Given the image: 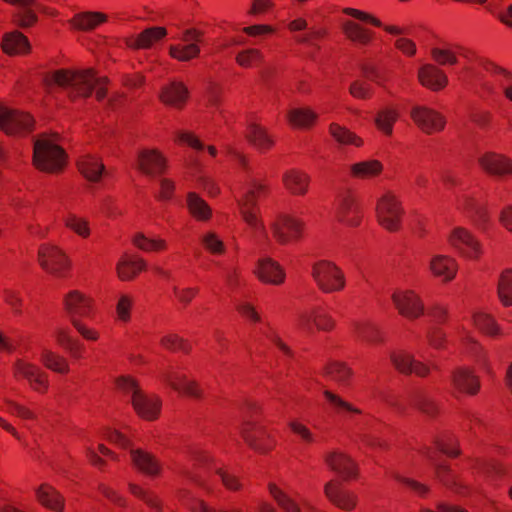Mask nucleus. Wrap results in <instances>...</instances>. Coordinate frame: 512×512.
I'll return each mask as SVG.
<instances>
[{
	"label": "nucleus",
	"instance_id": "obj_63",
	"mask_svg": "<svg viewBox=\"0 0 512 512\" xmlns=\"http://www.w3.org/2000/svg\"><path fill=\"white\" fill-rule=\"evenodd\" d=\"M290 431L298 437L301 443L305 445H312L316 442L315 435L310 428L299 419H291L287 423Z\"/></svg>",
	"mask_w": 512,
	"mask_h": 512
},
{
	"label": "nucleus",
	"instance_id": "obj_8",
	"mask_svg": "<svg viewBox=\"0 0 512 512\" xmlns=\"http://www.w3.org/2000/svg\"><path fill=\"white\" fill-rule=\"evenodd\" d=\"M37 262L45 273L56 278L66 277L72 268L68 254L60 246L51 243L39 246Z\"/></svg>",
	"mask_w": 512,
	"mask_h": 512
},
{
	"label": "nucleus",
	"instance_id": "obj_5",
	"mask_svg": "<svg viewBox=\"0 0 512 512\" xmlns=\"http://www.w3.org/2000/svg\"><path fill=\"white\" fill-rule=\"evenodd\" d=\"M376 219L386 231L397 233L402 229L405 209L393 191H385L376 201Z\"/></svg>",
	"mask_w": 512,
	"mask_h": 512
},
{
	"label": "nucleus",
	"instance_id": "obj_58",
	"mask_svg": "<svg viewBox=\"0 0 512 512\" xmlns=\"http://www.w3.org/2000/svg\"><path fill=\"white\" fill-rule=\"evenodd\" d=\"M394 369L402 375L410 376L414 355L405 350H394L389 355Z\"/></svg>",
	"mask_w": 512,
	"mask_h": 512
},
{
	"label": "nucleus",
	"instance_id": "obj_51",
	"mask_svg": "<svg viewBox=\"0 0 512 512\" xmlns=\"http://www.w3.org/2000/svg\"><path fill=\"white\" fill-rule=\"evenodd\" d=\"M344 35L352 42L360 45H368L373 39V32L359 25L358 23L347 20L342 25Z\"/></svg>",
	"mask_w": 512,
	"mask_h": 512
},
{
	"label": "nucleus",
	"instance_id": "obj_24",
	"mask_svg": "<svg viewBox=\"0 0 512 512\" xmlns=\"http://www.w3.org/2000/svg\"><path fill=\"white\" fill-rule=\"evenodd\" d=\"M36 502L52 512H65L66 499L52 484L43 482L34 488Z\"/></svg>",
	"mask_w": 512,
	"mask_h": 512
},
{
	"label": "nucleus",
	"instance_id": "obj_23",
	"mask_svg": "<svg viewBox=\"0 0 512 512\" xmlns=\"http://www.w3.org/2000/svg\"><path fill=\"white\" fill-rule=\"evenodd\" d=\"M135 413L145 421H156L161 414L162 399L156 394H148L143 390L132 398Z\"/></svg>",
	"mask_w": 512,
	"mask_h": 512
},
{
	"label": "nucleus",
	"instance_id": "obj_12",
	"mask_svg": "<svg viewBox=\"0 0 512 512\" xmlns=\"http://www.w3.org/2000/svg\"><path fill=\"white\" fill-rule=\"evenodd\" d=\"M364 216L358 195L352 190L339 194L336 201L335 219L349 228L359 227Z\"/></svg>",
	"mask_w": 512,
	"mask_h": 512
},
{
	"label": "nucleus",
	"instance_id": "obj_30",
	"mask_svg": "<svg viewBox=\"0 0 512 512\" xmlns=\"http://www.w3.org/2000/svg\"><path fill=\"white\" fill-rule=\"evenodd\" d=\"M245 138L260 153H267L275 146L274 136L266 127L256 122L247 125Z\"/></svg>",
	"mask_w": 512,
	"mask_h": 512
},
{
	"label": "nucleus",
	"instance_id": "obj_41",
	"mask_svg": "<svg viewBox=\"0 0 512 512\" xmlns=\"http://www.w3.org/2000/svg\"><path fill=\"white\" fill-rule=\"evenodd\" d=\"M473 324L481 334L489 338L498 339L504 336V332L496 319L488 313H475L473 315Z\"/></svg>",
	"mask_w": 512,
	"mask_h": 512
},
{
	"label": "nucleus",
	"instance_id": "obj_40",
	"mask_svg": "<svg viewBox=\"0 0 512 512\" xmlns=\"http://www.w3.org/2000/svg\"><path fill=\"white\" fill-rule=\"evenodd\" d=\"M186 207L195 220L207 222L212 217V209L208 203L196 192H188L186 195Z\"/></svg>",
	"mask_w": 512,
	"mask_h": 512
},
{
	"label": "nucleus",
	"instance_id": "obj_37",
	"mask_svg": "<svg viewBox=\"0 0 512 512\" xmlns=\"http://www.w3.org/2000/svg\"><path fill=\"white\" fill-rule=\"evenodd\" d=\"M128 491L132 496L141 500L153 512H164V502L153 490L147 489L137 483H128Z\"/></svg>",
	"mask_w": 512,
	"mask_h": 512
},
{
	"label": "nucleus",
	"instance_id": "obj_50",
	"mask_svg": "<svg viewBox=\"0 0 512 512\" xmlns=\"http://www.w3.org/2000/svg\"><path fill=\"white\" fill-rule=\"evenodd\" d=\"M342 12L348 16H351L355 19H358L362 22H366V23H370L371 25L375 26V27H383L384 30L391 34V35H402L405 33V30L399 26H396V25H384L382 24V22L374 17L373 15L367 13V12H364V11H361V10H358V9H355V8H344L342 10Z\"/></svg>",
	"mask_w": 512,
	"mask_h": 512
},
{
	"label": "nucleus",
	"instance_id": "obj_42",
	"mask_svg": "<svg viewBox=\"0 0 512 512\" xmlns=\"http://www.w3.org/2000/svg\"><path fill=\"white\" fill-rule=\"evenodd\" d=\"M323 396L332 412L340 416L361 415L362 410L346 401L339 394L324 390Z\"/></svg>",
	"mask_w": 512,
	"mask_h": 512
},
{
	"label": "nucleus",
	"instance_id": "obj_59",
	"mask_svg": "<svg viewBox=\"0 0 512 512\" xmlns=\"http://www.w3.org/2000/svg\"><path fill=\"white\" fill-rule=\"evenodd\" d=\"M264 61V55L260 49L247 48L239 51L235 56L237 65L244 69H249L261 65Z\"/></svg>",
	"mask_w": 512,
	"mask_h": 512
},
{
	"label": "nucleus",
	"instance_id": "obj_4",
	"mask_svg": "<svg viewBox=\"0 0 512 512\" xmlns=\"http://www.w3.org/2000/svg\"><path fill=\"white\" fill-rule=\"evenodd\" d=\"M158 378L165 387L179 395L194 400L204 398V389L200 382L192 377L187 368L182 365L167 366L159 372Z\"/></svg>",
	"mask_w": 512,
	"mask_h": 512
},
{
	"label": "nucleus",
	"instance_id": "obj_62",
	"mask_svg": "<svg viewBox=\"0 0 512 512\" xmlns=\"http://www.w3.org/2000/svg\"><path fill=\"white\" fill-rule=\"evenodd\" d=\"M215 474L220 478L223 487L230 492H240L244 488L241 478L234 472L219 467L215 470Z\"/></svg>",
	"mask_w": 512,
	"mask_h": 512
},
{
	"label": "nucleus",
	"instance_id": "obj_57",
	"mask_svg": "<svg viewBox=\"0 0 512 512\" xmlns=\"http://www.w3.org/2000/svg\"><path fill=\"white\" fill-rule=\"evenodd\" d=\"M497 294L505 307L512 306V268H506L500 273Z\"/></svg>",
	"mask_w": 512,
	"mask_h": 512
},
{
	"label": "nucleus",
	"instance_id": "obj_9",
	"mask_svg": "<svg viewBox=\"0 0 512 512\" xmlns=\"http://www.w3.org/2000/svg\"><path fill=\"white\" fill-rule=\"evenodd\" d=\"M296 325L300 331L307 334H330L337 329V320L326 308L317 305L299 312Z\"/></svg>",
	"mask_w": 512,
	"mask_h": 512
},
{
	"label": "nucleus",
	"instance_id": "obj_14",
	"mask_svg": "<svg viewBox=\"0 0 512 512\" xmlns=\"http://www.w3.org/2000/svg\"><path fill=\"white\" fill-rule=\"evenodd\" d=\"M447 243L460 256L477 261L483 255V247L477 237L465 227H454L447 236Z\"/></svg>",
	"mask_w": 512,
	"mask_h": 512
},
{
	"label": "nucleus",
	"instance_id": "obj_46",
	"mask_svg": "<svg viewBox=\"0 0 512 512\" xmlns=\"http://www.w3.org/2000/svg\"><path fill=\"white\" fill-rule=\"evenodd\" d=\"M77 166L79 172L91 182H98L105 169L101 160L91 155L81 156L77 161Z\"/></svg>",
	"mask_w": 512,
	"mask_h": 512
},
{
	"label": "nucleus",
	"instance_id": "obj_19",
	"mask_svg": "<svg viewBox=\"0 0 512 512\" xmlns=\"http://www.w3.org/2000/svg\"><path fill=\"white\" fill-rule=\"evenodd\" d=\"M137 169L149 177L161 176L168 170V160L159 149L144 148L138 152Z\"/></svg>",
	"mask_w": 512,
	"mask_h": 512
},
{
	"label": "nucleus",
	"instance_id": "obj_34",
	"mask_svg": "<svg viewBox=\"0 0 512 512\" xmlns=\"http://www.w3.org/2000/svg\"><path fill=\"white\" fill-rule=\"evenodd\" d=\"M147 269L146 261L138 256L124 254L116 266L117 276L121 281H132Z\"/></svg>",
	"mask_w": 512,
	"mask_h": 512
},
{
	"label": "nucleus",
	"instance_id": "obj_1",
	"mask_svg": "<svg viewBox=\"0 0 512 512\" xmlns=\"http://www.w3.org/2000/svg\"><path fill=\"white\" fill-rule=\"evenodd\" d=\"M45 82L49 87L58 86L69 91L73 99L77 97L87 98L93 90L96 91V99L103 100L107 95V77H98L93 69L74 71L58 69L48 73Z\"/></svg>",
	"mask_w": 512,
	"mask_h": 512
},
{
	"label": "nucleus",
	"instance_id": "obj_52",
	"mask_svg": "<svg viewBox=\"0 0 512 512\" xmlns=\"http://www.w3.org/2000/svg\"><path fill=\"white\" fill-rule=\"evenodd\" d=\"M160 346L169 352H181L189 355L192 352V344L188 339L183 338L177 333H167L159 340Z\"/></svg>",
	"mask_w": 512,
	"mask_h": 512
},
{
	"label": "nucleus",
	"instance_id": "obj_3",
	"mask_svg": "<svg viewBox=\"0 0 512 512\" xmlns=\"http://www.w3.org/2000/svg\"><path fill=\"white\" fill-rule=\"evenodd\" d=\"M57 136H40L34 143L33 163L47 173H59L66 165V153L57 144Z\"/></svg>",
	"mask_w": 512,
	"mask_h": 512
},
{
	"label": "nucleus",
	"instance_id": "obj_20",
	"mask_svg": "<svg viewBox=\"0 0 512 512\" xmlns=\"http://www.w3.org/2000/svg\"><path fill=\"white\" fill-rule=\"evenodd\" d=\"M324 495L332 505L347 512L353 511L359 502L358 495L342 487L337 479H331L324 485Z\"/></svg>",
	"mask_w": 512,
	"mask_h": 512
},
{
	"label": "nucleus",
	"instance_id": "obj_29",
	"mask_svg": "<svg viewBox=\"0 0 512 512\" xmlns=\"http://www.w3.org/2000/svg\"><path fill=\"white\" fill-rule=\"evenodd\" d=\"M353 332L358 340L372 346H382L387 342L386 333L371 321H355Z\"/></svg>",
	"mask_w": 512,
	"mask_h": 512
},
{
	"label": "nucleus",
	"instance_id": "obj_44",
	"mask_svg": "<svg viewBox=\"0 0 512 512\" xmlns=\"http://www.w3.org/2000/svg\"><path fill=\"white\" fill-rule=\"evenodd\" d=\"M40 361L45 368L60 375H67L71 371L68 359L51 349L41 351Z\"/></svg>",
	"mask_w": 512,
	"mask_h": 512
},
{
	"label": "nucleus",
	"instance_id": "obj_31",
	"mask_svg": "<svg viewBox=\"0 0 512 512\" xmlns=\"http://www.w3.org/2000/svg\"><path fill=\"white\" fill-rule=\"evenodd\" d=\"M188 98V88L180 81H172L163 86L159 95V99L164 105L179 110L186 105Z\"/></svg>",
	"mask_w": 512,
	"mask_h": 512
},
{
	"label": "nucleus",
	"instance_id": "obj_27",
	"mask_svg": "<svg viewBox=\"0 0 512 512\" xmlns=\"http://www.w3.org/2000/svg\"><path fill=\"white\" fill-rule=\"evenodd\" d=\"M453 393L474 396L480 391V380L474 372L467 368L455 369L450 377Z\"/></svg>",
	"mask_w": 512,
	"mask_h": 512
},
{
	"label": "nucleus",
	"instance_id": "obj_33",
	"mask_svg": "<svg viewBox=\"0 0 512 512\" xmlns=\"http://www.w3.org/2000/svg\"><path fill=\"white\" fill-rule=\"evenodd\" d=\"M130 457L134 467L149 477H158L162 465L155 455L143 449H131Z\"/></svg>",
	"mask_w": 512,
	"mask_h": 512
},
{
	"label": "nucleus",
	"instance_id": "obj_13",
	"mask_svg": "<svg viewBox=\"0 0 512 512\" xmlns=\"http://www.w3.org/2000/svg\"><path fill=\"white\" fill-rule=\"evenodd\" d=\"M397 313L408 321H415L426 314L424 300L413 289H397L391 295Z\"/></svg>",
	"mask_w": 512,
	"mask_h": 512
},
{
	"label": "nucleus",
	"instance_id": "obj_11",
	"mask_svg": "<svg viewBox=\"0 0 512 512\" xmlns=\"http://www.w3.org/2000/svg\"><path fill=\"white\" fill-rule=\"evenodd\" d=\"M480 171L489 178L498 181L512 179V157L505 153L487 150L477 157Z\"/></svg>",
	"mask_w": 512,
	"mask_h": 512
},
{
	"label": "nucleus",
	"instance_id": "obj_18",
	"mask_svg": "<svg viewBox=\"0 0 512 512\" xmlns=\"http://www.w3.org/2000/svg\"><path fill=\"white\" fill-rule=\"evenodd\" d=\"M326 466L337 474L343 481L349 482L358 479L359 466L347 453L342 451L328 452L324 457Z\"/></svg>",
	"mask_w": 512,
	"mask_h": 512
},
{
	"label": "nucleus",
	"instance_id": "obj_60",
	"mask_svg": "<svg viewBox=\"0 0 512 512\" xmlns=\"http://www.w3.org/2000/svg\"><path fill=\"white\" fill-rule=\"evenodd\" d=\"M200 243L204 250L212 256H222L226 253V245L220 236L213 232L208 231L200 238Z\"/></svg>",
	"mask_w": 512,
	"mask_h": 512
},
{
	"label": "nucleus",
	"instance_id": "obj_39",
	"mask_svg": "<svg viewBox=\"0 0 512 512\" xmlns=\"http://www.w3.org/2000/svg\"><path fill=\"white\" fill-rule=\"evenodd\" d=\"M383 164L376 159L361 161L349 167V174L358 180H369L380 176L383 172Z\"/></svg>",
	"mask_w": 512,
	"mask_h": 512
},
{
	"label": "nucleus",
	"instance_id": "obj_49",
	"mask_svg": "<svg viewBox=\"0 0 512 512\" xmlns=\"http://www.w3.org/2000/svg\"><path fill=\"white\" fill-rule=\"evenodd\" d=\"M242 220L255 232L266 234V228L262 220L258 206L237 202Z\"/></svg>",
	"mask_w": 512,
	"mask_h": 512
},
{
	"label": "nucleus",
	"instance_id": "obj_47",
	"mask_svg": "<svg viewBox=\"0 0 512 512\" xmlns=\"http://www.w3.org/2000/svg\"><path fill=\"white\" fill-rule=\"evenodd\" d=\"M324 372L340 385H350L354 376L353 369L343 361H330L324 367Z\"/></svg>",
	"mask_w": 512,
	"mask_h": 512
},
{
	"label": "nucleus",
	"instance_id": "obj_25",
	"mask_svg": "<svg viewBox=\"0 0 512 512\" xmlns=\"http://www.w3.org/2000/svg\"><path fill=\"white\" fill-rule=\"evenodd\" d=\"M459 265L457 260L445 254L433 255L428 263V270L430 274L440 279L443 283H449L455 279L458 273Z\"/></svg>",
	"mask_w": 512,
	"mask_h": 512
},
{
	"label": "nucleus",
	"instance_id": "obj_55",
	"mask_svg": "<svg viewBox=\"0 0 512 512\" xmlns=\"http://www.w3.org/2000/svg\"><path fill=\"white\" fill-rule=\"evenodd\" d=\"M133 245L143 252H163L168 248V243L162 238H149L143 233H136L132 238Z\"/></svg>",
	"mask_w": 512,
	"mask_h": 512
},
{
	"label": "nucleus",
	"instance_id": "obj_22",
	"mask_svg": "<svg viewBox=\"0 0 512 512\" xmlns=\"http://www.w3.org/2000/svg\"><path fill=\"white\" fill-rule=\"evenodd\" d=\"M254 274L265 284L279 286L285 282L286 273L278 261L269 257H260L254 268Z\"/></svg>",
	"mask_w": 512,
	"mask_h": 512
},
{
	"label": "nucleus",
	"instance_id": "obj_21",
	"mask_svg": "<svg viewBox=\"0 0 512 512\" xmlns=\"http://www.w3.org/2000/svg\"><path fill=\"white\" fill-rule=\"evenodd\" d=\"M410 116L415 125L428 135L442 131L446 125V119L440 112L426 106L413 107Z\"/></svg>",
	"mask_w": 512,
	"mask_h": 512
},
{
	"label": "nucleus",
	"instance_id": "obj_28",
	"mask_svg": "<svg viewBox=\"0 0 512 512\" xmlns=\"http://www.w3.org/2000/svg\"><path fill=\"white\" fill-rule=\"evenodd\" d=\"M167 36V29L161 26L144 29L137 35H131L124 39L125 45L133 50H147Z\"/></svg>",
	"mask_w": 512,
	"mask_h": 512
},
{
	"label": "nucleus",
	"instance_id": "obj_6",
	"mask_svg": "<svg viewBox=\"0 0 512 512\" xmlns=\"http://www.w3.org/2000/svg\"><path fill=\"white\" fill-rule=\"evenodd\" d=\"M311 277L323 294L340 293L346 288V276L335 262L322 259L311 267Z\"/></svg>",
	"mask_w": 512,
	"mask_h": 512
},
{
	"label": "nucleus",
	"instance_id": "obj_17",
	"mask_svg": "<svg viewBox=\"0 0 512 512\" xmlns=\"http://www.w3.org/2000/svg\"><path fill=\"white\" fill-rule=\"evenodd\" d=\"M12 374L16 380H26L37 393L46 394L49 390L48 374L31 362L17 359L12 365Z\"/></svg>",
	"mask_w": 512,
	"mask_h": 512
},
{
	"label": "nucleus",
	"instance_id": "obj_54",
	"mask_svg": "<svg viewBox=\"0 0 512 512\" xmlns=\"http://www.w3.org/2000/svg\"><path fill=\"white\" fill-rule=\"evenodd\" d=\"M409 403L413 408H416L421 413L432 418L438 416L440 413L438 404L420 391L413 392L410 395Z\"/></svg>",
	"mask_w": 512,
	"mask_h": 512
},
{
	"label": "nucleus",
	"instance_id": "obj_35",
	"mask_svg": "<svg viewBox=\"0 0 512 512\" xmlns=\"http://www.w3.org/2000/svg\"><path fill=\"white\" fill-rule=\"evenodd\" d=\"M108 21V15L99 11L76 13L68 22L72 29L91 32Z\"/></svg>",
	"mask_w": 512,
	"mask_h": 512
},
{
	"label": "nucleus",
	"instance_id": "obj_26",
	"mask_svg": "<svg viewBox=\"0 0 512 512\" xmlns=\"http://www.w3.org/2000/svg\"><path fill=\"white\" fill-rule=\"evenodd\" d=\"M282 185L289 195L305 197L310 191L311 176L301 169L292 168L283 173Z\"/></svg>",
	"mask_w": 512,
	"mask_h": 512
},
{
	"label": "nucleus",
	"instance_id": "obj_56",
	"mask_svg": "<svg viewBox=\"0 0 512 512\" xmlns=\"http://www.w3.org/2000/svg\"><path fill=\"white\" fill-rule=\"evenodd\" d=\"M330 136L341 145H353L360 147L363 143L362 139L348 128L339 125L338 123H331L329 125Z\"/></svg>",
	"mask_w": 512,
	"mask_h": 512
},
{
	"label": "nucleus",
	"instance_id": "obj_38",
	"mask_svg": "<svg viewBox=\"0 0 512 512\" xmlns=\"http://www.w3.org/2000/svg\"><path fill=\"white\" fill-rule=\"evenodd\" d=\"M318 120V114L309 107L292 108L287 112V121L292 128L308 130Z\"/></svg>",
	"mask_w": 512,
	"mask_h": 512
},
{
	"label": "nucleus",
	"instance_id": "obj_36",
	"mask_svg": "<svg viewBox=\"0 0 512 512\" xmlns=\"http://www.w3.org/2000/svg\"><path fill=\"white\" fill-rule=\"evenodd\" d=\"M271 185L267 178H251L248 182V188L237 202L258 206V201L266 199L271 194Z\"/></svg>",
	"mask_w": 512,
	"mask_h": 512
},
{
	"label": "nucleus",
	"instance_id": "obj_16",
	"mask_svg": "<svg viewBox=\"0 0 512 512\" xmlns=\"http://www.w3.org/2000/svg\"><path fill=\"white\" fill-rule=\"evenodd\" d=\"M33 117L24 111L0 104V129L7 135L23 136L34 129Z\"/></svg>",
	"mask_w": 512,
	"mask_h": 512
},
{
	"label": "nucleus",
	"instance_id": "obj_53",
	"mask_svg": "<svg viewBox=\"0 0 512 512\" xmlns=\"http://www.w3.org/2000/svg\"><path fill=\"white\" fill-rule=\"evenodd\" d=\"M135 298L128 293H120L115 303V320L122 324H128L132 320V312Z\"/></svg>",
	"mask_w": 512,
	"mask_h": 512
},
{
	"label": "nucleus",
	"instance_id": "obj_7",
	"mask_svg": "<svg viewBox=\"0 0 512 512\" xmlns=\"http://www.w3.org/2000/svg\"><path fill=\"white\" fill-rule=\"evenodd\" d=\"M306 222L288 212H279L270 224L273 239L279 245L296 243L303 239Z\"/></svg>",
	"mask_w": 512,
	"mask_h": 512
},
{
	"label": "nucleus",
	"instance_id": "obj_61",
	"mask_svg": "<svg viewBox=\"0 0 512 512\" xmlns=\"http://www.w3.org/2000/svg\"><path fill=\"white\" fill-rule=\"evenodd\" d=\"M63 224L67 229L71 230L83 239L88 238L91 234L88 221L75 214L70 213L66 215L63 218Z\"/></svg>",
	"mask_w": 512,
	"mask_h": 512
},
{
	"label": "nucleus",
	"instance_id": "obj_32",
	"mask_svg": "<svg viewBox=\"0 0 512 512\" xmlns=\"http://www.w3.org/2000/svg\"><path fill=\"white\" fill-rule=\"evenodd\" d=\"M419 83L433 91L438 92L443 90L448 84V77L446 73L433 64H425L418 70Z\"/></svg>",
	"mask_w": 512,
	"mask_h": 512
},
{
	"label": "nucleus",
	"instance_id": "obj_10",
	"mask_svg": "<svg viewBox=\"0 0 512 512\" xmlns=\"http://www.w3.org/2000/svg\"><path fill=\"white\" fill-rule=\"evenodd\" d=\"M240 435L246 445L258 454H267L276 447V439L267 426L258 421L244 420Z\"/></svg>",
	"mask_w": 512,
	"mask_h": 512
},
{
	"label": "nucleus",
	"instance_id": "obj_15",
	"mask_svg": "<svg viewBox=\"0 0 512 512\" xmlns=\"http://www.w3.org/2000/svg\"><path fill=\"white\" fill-rule=\"evenodd\" d=\"M205 31L189 27L182 31L181 40L186 44H174L169 47V55L180 62H189L200 56V44L204 42Z\"/></svg>",
	"mask_w": 512,
	"mask_h": 512
},
{
	"label": "nucleus",
	"instance_id": "obj_45",
	"mask_svg": "<svg viewBox=\"0 0 512 512\" xmlns=\"http://www.w3.org/2000/svg\"><path fill=\"white\" fill-rule=\"evenodd\" d=\"M268 492L271 498L276 502L277 506L284 512H302L300 504L295 498L284 491L280 486L274 482H269L267 485Z\"/></svg>",
	"mask_w": 512,
	"mask_h": 512
},
{
	"label": "nucleus",
	"instance_id": "obj_48",
	"mask_svg": "<svg viewBox=\"0 0 512 512\" xmlns=\"http://www.w3.org/2000/svg\"><path fill=\"white\" fill-rule=\"evenodd\" d=\"M399 118V111L394 106H386L380 109L375 116V126L385 136L393 134V126Z\"/></svg>",
	"mask_w": 512,
	"mask_h": 512
},
{
	"label": "nucleus",
	"instance_id": "obj_2",
	"mask_svg": "<svg viewBox=\"0 0 512 512\" xmlns=\"http://www.w3.org/2000/svg\"><path fill=\"white\" fill-rule=\"evenodd\" d=\"M62 308L72 328L86 341L97 342L100 332L87 326L82 319H92L96 315L94 297L80 289H71L63 295Z\"/></svg>",
	"mask_w": 512,
	"mask_h": 512
},
{
	"label": "nucleus",
	"instance_id": "obj_64",
	"mask_svg": "<svg viewBox=\"0 0 512 512\" xmlns=\"http://www.w3.org/2000/svg\"><path fill=\"white\" fill-rule=\"evenodd\" d=\"M434 444L438 451L448 457L456 458L460 455L458 440L451 435H445L437 438L434 441Z\"/></svg>",
	"mask_w": 512,
	"mask_h": 512
},
{
	"label": "nucleus",
	"instance_id": "obj_43",
	"mask_svg": "<svg viewBox=\"0 0 512 512\" xmlns=\"http://www.w3.org/2000/svg\"><path fill=\"white\" fill-rule=\"evenodd\" d=\"M2 49L9 55L27 54L31 50V45L23 33L13 31L3 37Z\"/></svg>",
	"mask_w": 512,
	"mask_h": 512
}]
</instances>
